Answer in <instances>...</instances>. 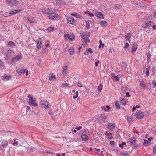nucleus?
Masks as SVG:
<instances>
[{"label": "nucleus", "instance_id": "obj_1", "mask_svg": "<svg viewBox=\"0 0 156 156\" xmlns=\"http://www.w3.org/2000/svg\"><path fill=\"white\" fill-rule=\"evenodd\" d=\"M80 35L84 41H87V42H90V40L88 39L89 37L88 33L86 32H82L80 34Z\"/></svg>", "mask_w": 156, "mask_h": 156}, {"label": "nucleus", "instance_id": "obj_2", "mask_svg": "<svg viewBox=\"0 0 156 156\" xmlns=\"http://www.w3.org/2000/svg\"><path fill=\"white\" fill-rule=\"evenodd\" d=\"M28 97L29 98V103L30 105H31L33 106H36L37 104L35 102V99L30 94H29Z\"/></svg>", "mask_w": 156, "mask_h": 156}, {"label": "nucleus", "instance_id": "obj_3", "mask_svg": "<svg viewBox=\"0 0 156 156\" xmlns=\"http://www.w3.org/2000/svg\"><path fill=\"white\" fill-rule=\"evenodd\" d=\"M154 23L152 21H150L149 22L148 21L144 22L142 24V26L144 28H147L149 27L150 26H152Z\"/></svg>", "mask_w": 156, "mask_h": 156}, {"label": "nucleus", "instance_id": "obj_4", "mask_svg": "<svg viewBox=\"0 0 156 156\" xmlns=\"http://www.w3.org/2000/svg\"><path fill=\"white\" fill-rule=\"evenodd\" d=\"M48 17L50 19L54 20H57L60 19V16L57 13H52L51 15L49 14Z\"/></svg>", "mask_w": 156, "mask_h": 156}, {"label": "nucleus", "instance_id": "obj_5", "mask_svg": "<svg viewBox=\"0 0 156 156\" xmlns=\"http://www.w3.org/2000/svg\"><path fill=\"white\" fill-rule=\"evenodd\" d=\"M41 105L42 107L45 110L49 108L50 105L47 101H42L41 102Z\"/></svg>", "mask_w": 156, "mask_h": 156}, {"label": "nucleus", "instance_id": "obj_6", "mask_svg": "<svg viewBox=\"0 0 156 156\" xmlns=\"http://www.w3.org/2000/svg\"><path fill=\"white\" fill-rule=\"evenodd\" d=\"M22 58V56L17 55L15 57L12 58L11 61V63L12 64L18 61H20Z\"/></svg>", "mask_w": 156, "mask_h": 156}, {"label": "nucleus", "instance_id": "obj_7", "mask_svg": "<svg viewBox=\"0 0 156 156\" xmlns=\"http://www.w3.org/2000/svg\"><path fill=\"white\" fill-rule=\"evenodd\" d=\"M144 115V113L141 111H137L136 113V117L139 119H141L143 118Z\"/></svg>", "mask_w": 156, "mask_h": 156}, {"label": "nucleus", "instance_id": "obj_8", "mask_svg": "<svg viewBox=\"0 0 156 156\" xmlns=\"http://www.w3.org/2000/svg\"><path fill=\"white\" fill-rule=\"evenodd\" d=\"M87 134V132L86 130H85L82 133L81 138L83 140L87 141L88 140V138Z\"/></svg>", "mask_w": 156, "mask_h": 156}, {"label": "nucleus", "instance_id": "obj_9", "mask_svg": "<svg viewBox=\"0 0 156 156\" xmlns=\"http://www.w3.org/2000/svg\"><path fill=\"white\" fill-rule=\"evenodd\" d=\"M37 48L38 49H40L41 48L42 44L41 40V38H38L36 41Z\"/></svg>", "mask_w": 156, "mask_h": 156}, {"label": "nucleus", "instance_id": "obj_10", "mask_svg": "<svg viewBox=\"0 0 156 156\" xmlns=\"http://www.w3.org/2000/svg\"><path fill=\"white\" fill-rule=\"evenodd\" d=\"M22 9L20 8L17 10H15L14 11H11L10 12V13H7L9 14V15H8V16H10L11 15L14 14L16 13H17L22 10Z\"/></svg>", "mask_w": 156, "mask_h": 156}, {"label": "nucleus", "instance_id": "obj_11", "mask_svg": "<svg viewBox=\"0 0 156 156\" xmlns=\"http://www.w3.org/2000/svg\"><path fill=\"white\" fill-rule=\"evenodd\" d=\"M67 21L69 23L72 24L74 25L75 24L74 19V18L72 16H69L68 17Z\"/></svg>", "mask_w": 156, "mask_h": 156}, {"label": "nucleus", "instance_id": "obj_12", "mask_svg": "<svg viewBox=\"0 0 156 156\" xmlns=\"http://www.w3.org/2000/svg\"><path fill=\"white\" fill-rule=\"evenodd\" d=\"M128 141L133 145H135L136 144V140L134 137H132L131 139H128Z\"/></svg>", "mask_w": 156, "mask_h": 156}, {"label": "nucleus", "instance_id": "obj_13", "mask_svg": "<svg viewBox=\"0 0 156 156\" xmlns=\"http://www.w3.org/2000/svg\"><path fill=\"white\" fill-rule=\"evenodd\" d=\"M26 69H23L18 68L16 69L17 72L20 75L24 74L26 72Z\"/></svg>", "mask_w": 156, "mask_h": 156}, {"label": "nucleus", "instance_id": "obj_14", "mask_svg": "<svg viewBox=\"0 0 156 156\" xmlns=\"http://www.w3.org/2000/svg\"><path fill=\"white\" fill-rule=\"evenodd\" d=\"M115 123L112 122L109 123L108 125V129L111 130H113L115 128Z\"/></svg>", "mask_w": 156, "mask_h": 156}, {"label": "nucleus", "instance_id": "obj_15", "mask_svg": "<svg viewBox=\"0 0 156 156\" xmlns=\"http://www.w3.org/2000/svg\"><path fill=\"white\" fill-rule=\"evenodd\" d=\"M6 2L9 4L10 5L12 6V5L15 4V0H6Z\"/></svg>", "mask_w": 156, "mask_h": 156}, {"label": "nucleus", "instance_id": "obj_16", "mask_svg": "<svg viewBox=\"0 0 156 156\" xmlns=\"http://www.w3.org/2000/svg\"><path fill=\"white\" fill-rule=\"evenodd\" d=\"M95 15L97 17H98L99 18H103V14L101 12H96Z\"/></svg>", "mask_w": 156, "mask_h": 156}, {"label": "nucleus", "instance_id": "obj_17", "mask_svg": "<svg viewBox=\"0 0 156 156\" xmlns=\"http://www.w3.org/2000/svg\"><path fill=\"white\" fill-rule=\"evenodd\" d=\"M56 80V78L55 76L53 73L50 74L49 75V80Z\"/></svg>", "mask_w": 156, "mask_h": 156}, {"label": "nucleus", "instance_id": "obj_18", "mask_svg": "<svg viewBox=\"0 0 156 156\" xmlns=\"http://www.w3.org/2000/svg\"><path fill=\"white\" fill-rule=\"evenodd\" d=\"M48 12H49L48 13V14L49 16L50 15H51L52 14V13H55L56 12L55 10L54 9H48Z\"/></svg>", "mask_w": 156, "mask_h": 156}, {"label": "nucleus", "instance_id": "obj_19", "mask_svg": "<svg viewBox=\"0 0 156 156\" xmlns=\"http://www.w3.org/2000/svg\"><path fill=\"white\" fill-rule=\"evenodd\" d=\"M3 78L5 80H9L10 79L11 76L10 75H6L5 74L3 76Z\"/></svg>", "mask_w": 156, "mask_h": 156}, {"label": "nucleus", "instance_id": "obj_20", "mask_svg": "<svg viewBox=\"0 0 156 156\" xmlns=\"http://www.w3.org/2000/svg\"><path fill=\"white\" fill-rule=\"evenodd\" d=\"M127 64L124 62L122 63L121 67L122 70H125L127 66Z\"/></svg>", "mask_w": 156, "mask_h": 156}, {"label": "nucleus", "instance_id": "obj_21", "mask_svg": "<svg viewBox=\"0 0 156 156\" xmlns=\"http://www.w3.org/2000/svg\"><path fill=\"white\" fill-rule=\"evenodd\" d=\"M2 143L1 145V147L3 148V150L5 151L4 148H5L8 145V142L7 141H6Z\"/></svg>", "mask_w": 156, "mask_h": 156}, {"label": "nucleus", "instance_id": "obj_22", "mask_svg": "<svg viewBox=\"0 0 156 156\" xmlns=\"http://www.w3.org/2000/svg\"><path fill=\"white\" fill-rule=\"evenodd\" d=\"M131 34H130L129 33H128L126 34V40H127L129 41L130 40V38L131 37Z\"/></svg>", "mask_w": 156, "mask_h": 156}, {"label": "nucleus", "instance_id": "obj_23", "mask_svg": "<svg viewBox=\"0 0 156 156\" xmlns=\"http://www.w3.org/2000/svg\"><path fill=\"white\" fill-rule=\"evenodd\" d=\"M27 19L28 21L30 23H34L35 21V19L34 18L28 17Z\"/></svg>", "mask_w": 156, "mask_h": 156}, {"label": "nucleus", "instance_id": "obj_24", "mask_svg": "<svg viewBox=\"0 0 156 156\" xmlns=\"http://www.w3.org/2000/svg\"><path fill=\"white\" fill-rule=\"evenodd\" d=\"M151 144L150 142L146 140H144L143 142V145L144 146H149Z\"/></svg>", "mask_w": 156, "mask_h": 156}, {"label": "nucleus", "instance_id": "obj_25", "mask_svg": "<svg viewBox=\"0 0 156 156\" xmlns=\"http://www.w3.org/2000/svg\"><path fill=\"white\" fill-rule=\"evenodd\" d=\"M101 25L102 27H106L107 25V22L105 21H102L101 22Z\"/></svg>", "mask_w": 156, "mask_h": 156}, {"label": "nucleus", "instance_id": "obj_26", "mask_svg": "<svg viewBox=\"0 0 156 156\" xmlns=\"http://www.w3.org/2000/svg\"><path fill=\"white\" fill-rule=\"evenodd\" d=\"M68 38L70 41H73L75 37V36L74 35H72L68 34Z\"/></svg>", "mask_w": 156, "mask_h": 156}, {"label": "nucleus", "instance_id": "obj_27", "mask_svg": "<svg viewBox=\"0 0 156 156\" xmlns=\"http://www.w3.org/2000/svg\"><path fill=\"white\" fill-rule=\"evenodd\" d=\"M68 51L70 54L73 55L74 52V49L72 47L70 48L69 49Z\"/></svg>", "mask_w": 156, "mask_h": 156}, {"label": "nucleus", "instance_id": "obj_28", "mask_svg": "<svg viewBox=\"0 0 156 156\" xmlns=\"http://www.w3.org/2000/svg\"><path fill=\"white\" fill-rule=\"evenodd\" d=\"M67 68V66H65L63 67V75H66V72Z\"/></svg>", "mask_w": 156, "mask_h": 156}, {"label": "nucleus", "instance_id": "obj_29", "mask_svg": "<svg viewBox=\"0 0 156 156\" xmlns=\"http://www.w3.org/2000/svg\"><path fill=\"white\" fill-rule=\"evenodd\" d=\"M137 46L136 45H133L132 47L131 51L132 52H134L137 49Z\"/></svg>", "mask_w": 156, "mask_h": 156}, {"label": "nucleus", "instance_id": "obj_30", "mask_svg": "<svg viewBox=\"0 0 156 156\" xmlns=\"http://www.w3.org/2000/svg\"><path fill=\"white\" fill-rule=\"evenodd\" d=\"M150 57H151V54L149 52H148L147 56V63H148L149 62H150Z\"/></svg>", "mask_w": 156, "mask_h": 156}, {"label": "nucleus", "instance_id": "obj_31", "mask_svg": "<svg viewBox=\"0 0 156 156\" xmlns=\"http://www.w3.org/2000/svg\"><path fill=\"white\" fill-rule=\"evenodd\" d=\"M8 45L9 46H13L15 45V44L13 42L10 41L8 42Z\"/></svg>", "mask_w": 156, "mask_h": 156}, {"label": "nucleus", "instance_id": "obj_32", "mask_svg": "<svg viewBox=\"0 0 156 156\" xmlns=\"http://www.w3.org/2000/svg\"><path fill=\"white\" fill-rule=\"evenodd\" d=\"M102 84H99V86L98 87V91L99 92H100L101 91L102 89Z\"/></svg>", "mask_w": 156, "mask_h": 156}, {"label": "nucleus", "instance_id": "obj_33", "mask_svg": "<svg viewBox=\"0 0 156 156\" xmlns=\"http://www.w3.org/2000/svg\"><path fill=\"white\" fill-rule=\"evenodd\" d=\"M57 3L59 5H64L65 4L62 0H57Z\"/></svg>", "mask_w": 156, "mask_h": 156}, {"label": "nucleus", "instance_id": "obj_34", "mask_svg": "<svg viewBox=\"0 0 156 156\" xmlns=\"http://www.w3.org/2000/svg\"><path fill=\"white\" fill-rule=\"evenodd\" d=\"M85 14H89L90 17H94V15L92 13H90L89 11H87L84 12Z\"/></svg>", "mask_w": 156, "mask_h": 156}, {"label": "nucleus", "instance_id": "obj_35", "mask_svg": "<svg viewBox=\"0 0 156 156\" xmlns=\"http://www.w3.org/2000/svg\"><path fill=\"white\" fill-rule=\"evenodd\" d=\"M48 9H42V11L43 13L48 14V13L49 12H48Z\"/></svg>", "mask_w": 156, "mask_h": 156}, {"label": "nucleus", "instance_id": "obj_36", "mask_svg": "<svg viewBox=\"0 0 156 156\" xmlns=\"http://www.w3.org/2000/svg\"><path fill=\"white\" fill-rule=\"evenodd\" d=\"M14 5L16 6L19 7L21 5V3L19 2L16 1L15 0V4Z\"/></svg>", "mask_w": 156, "mask_h": 156}, {"label": "nucleus", "instance_id": "obj_37", "mask_svg": "<svg viewBox=\"0 0 156 156\" xmlns=\"http://www.w3.org/2000/svg\"><path fill=\"white\" fill-rule=\"evenodd\" d=\"M54 28L52 27H50L47 28V30L48 31H52L54 30Z\"/></svg>", "mask_w": 156, "mask_h": 156}, {"label": "nucleus", "instance_id": "obj_38", "mask_svg": "<svg viewBox=\"0 0 156 156\" xmlns=\"http://www.w3.org/2000/svg\"><path fill=\"white\" fill-rule=\"evenodd\" d=\"M112 76L114 77V78H115V79L117 81L119 80V78L114 73H112Z\"/></svg>", "mask_w": 156, "mask_h": 156}, {"label": "nucleus", "instance_id": "obj_39", "mask_svg": "<svg viewBox=\"0 0 156 156\" xmlns=\"http://www.w3.org/2000/svg\"><path fill=\"white\" fill-rule=\"evenodd\" d=\"M120 155L121 156H127L128 153L126 152H121L120 153Z\"/></svg>", "mask_w": 156, "mask_h": 156}, {"label": "nucleus", "instance_id": "obj_40", "mask_svg": "<svg viewBox=\"0 0 156 156\" xmlns=\"http://www.w3.org/2000/svg\"><path fill=\"white\" fill-rule=\"evenodd\" d=\"M115 106L117 109H119L120 108L119 104L118 102L117 101H116Z\"/></svg>", "mask_w": 156, "mask_h": 156}, {"label": "nucleus", "instance_id": "obj_41", "mask_svg": "<svg viewBox=\"0 0 156 156\" xmlns=\"http://www.w3.org/2000/svg\"><path fill=\"white\" fill-rule=\"evenodd\" d=\"M140 82V84L141 86L143 87L144 88H145L146 87V84L144 83H143V82L140 81V80L139 81Z\"/></svg>", "mask_w": 156, "mask_h": 156}, {"label": "nucleus", "instance_id": "obj_42", "mask_svg": "<svg viewBox=\"0 0 156 156\" xmlns=\"http://www.w3.org/2000/svg\"><path fill=\"white\" fill-rule=\"evenodd\" d=\"M48 109V113L50 115H52L53 114V112L52 111V108H51V106H50V108Z\"/></svg>", "mask_w": 156, "mask_h": 156}, {"label": "nucleus", "instance_id": "obj_43", "mask_svg": "<svg viewBox=\"0 0 156 156\" xmlns=\"http://www.w3.org/2000/svg\"><path fill=\"white\" fill-rule=\"evenodd\" d=\"M120 103L122 105H125L126 104V101L125 100V99L123 98L121 101Z\"/></svg>", "mask_w": 156, "mask_h": 156}, {"label": "nucleus", "instance_id": "obj_44", "mask_svg": "<svg viewBox=\"0 0 156 156\" xmlns=\"http://www.w3.org/2000/svg\"><path fill=\"white\" fill-rule=\"evenodd\" d=\"M150 66H149V67L147 68L146 69V75L147 76H149V73L150 70Z\"/></svg>", "mask_w": 156, "mask_h": 156}, {"label": "nucleus", "instance_id": "obj_45", "mask_svg": "<svg viewBox=\"0 0 156 156\" xmlns=\"http://www.w3.org/2000/svg\"><path fill=\"white\" fill-rule=\"evenodd\" d=\"M71 15L74 16H78L79 18H80L81 17V16L77 14V13H71Z\"/></svg>", "mask_w": 156, "mask_h": 156}, {"label": "nucleus", "instance_id": "obj_46", "mask_svg": "<svg viewBox=\"0 0 156 156\" xmlns=\"http://www.w3.org/2000/svg\"><path fill=\"white\" fill-rule=\"evenodd\" d=\"M126 144V143L125 142H122V144H121L119 145V147H121L122 148H123V146Z\"/></svg>", "mask_w": 156, "mask_h": 156}, {"label": "nucleus", "instance_id": "obj_47", "mask_svg": "<svg viewBox=\"0 0 156 156\" xmlns=\"http://www.w3.org/2000/svg\"><path fill=\"white\" fill-rule=\"evenodd\" d=\"M152 84L153 85L154 87H156V81L154 80H153L152 82Z\"/></svg>", "mask_w": 156, "mask_h": 156}, {"label": "nucleus", "instance_id": "obj_48", "mask_svg": "<svg viewBox=\"0 0 156 156\" xmlns=\"http://www.w3.org/2000/svg\"><path fill=\"white\" fill-rule=\"evenodd\" d=\"M62 85L63 87H66L69 86V84L66 83L64 84H63Z\"/></svg>", "mask_w": 156, "mask_h": 156}, {"label": "nucleus", "instance_id": "obj_49", "mask_svg": "<svg viewBox=\"0 0 156 156\" xmlns=\"http://www.w3.org/2000/svg\"><path fill=\"white\" fill-rule=\"evenodd\" d=\"M101 116L102 119H105L106 118V116L104 114H101Z\"/></svg>", "mask_w": 156, "mask_h": 156}, {"label": "nucleus", "instance_id": "obj_50", "mask_svg": "<svg viewBox=\"0 0 156 156\" xmlns=\"http://www.w3.org/2000/svg\"><path fill=\"white\" fill-rule=\"evenodd\" d=\"M129 45L128 43H126L125 45L124 46V48H127L129 47Z\"/></svg>", "mask_w": 156, "mask_h": 156}, {"label": "nucleus", "instance_id": "obj_51", "mask_svg": "<svg viewBox=\"0 0 156 156\" xmlns=\"http://www.w3.org/2000/svg\"><path fill=\"white\" fill-rule=\"evenodd\" d=\"M87 52H88V53L89 52L90 53H93V52L92 51L91 48H90L88 49Z\"/></svg>", "mask_w": 156, "mask_h": 156}, {"label": "nucleus", "instance_id": "obj_52", "mask_svg": "<svg viewBox=\"0 0 156 156\" xmlns=\"http://www.w3.org/2000/svg\"><path fill=\"white\" fill-rule=\"evenodd\" d=\"M101 109L102 110H104L105 111H108V110L106 109V107L105 106L102 107L101 108Z\"/></svg>", "mask_w": 156, "mask_h": 156}, {"label": "nucleus", "instance_id": "obj_53", "mask_svg": "<svg viewBox=\"0 0 156 156\" xmlns=\"http://www.w3.org/2000/svg\"><path fill=\"white\" fill-rule=\"evenodd\" d=\"M68 34H65L64 35V37L65 39L66 40L68 38Z\"/></svg>", "mask_w": 156, "mask_h": 156}, {"label": "nucleus", "instance_id": "obj_54", "mask_svg": "<svg viewBox=\"0 0 156 156\" xmlns=\"http://www.w3.org/2000/svg\"><path fill=\"white\" fill-rule=\"evenodd\" d=\"M13 51L9 50L7 51V53L8 54H11Z\"/></svg>", "mask_w": 156, "mask_h": 156}, {"label": "nucleus", "instance_id": "obj_55", "mask_svg": "<svg viewBox=\"0 0 156 156\" xmlns=\"http://www.w3.org/2000/svg\"><path fill=\"white\" fill-rule=\"evenodd\" d=\"M75 128L77 130H80L82 128V127L81 126L76 127Z\"/></svg>", "mask_w": 156, "mask_h": 156}, {"label": "nucleus", "instance_id": "obj_56", "mask_svg": "<svg viewBox=\"0 0 156 156\" xmlns=\"http://www.w3.org/2000/svg\"><path fill=\"white\" fill-rule=\"evenodd\" d=\"M86 27L87 29H88L90 26L89 23L86 22Z\"/></svg>", "mask_w": 156, "mask_h": 156}, {"label": "nucleus", "instance_id": "obj_57", "mask_svg": "<svg viewBox=\"0 0 156 156\" xmlns=\"http://www.w3.org/2000/svg\"><path fill=\"white\" fill-rule=\"evenodd\" d=\"M77 86L79 87H82L83 86L81 84V83H79L77 84Z\"/></svg>", "mask_w": 156, "mask_h": 156}, {"label": "nucleus", "instance_id": "obj_58", "mask_svg": "<svg viewBox=\"0 0 156 156\" xmlns=\"http://www.w3.org/2000/svg\"><path fill=\"white\" fill-rule=\"evenodd\" d=\"M110 144L111 145H114L115 144V143L114 141H111L110 142Z\"/></svg>", "mask_w": 156, "mask_h": 156}, {"label": "nucleus", "instance_id": "obj_59", "mask_svg": "<svg viewBox=\"0 0 156 156\" xmlns=\"http://www.w3.org/2000/svg\"><path fill=\"white\" fill-rule=\"evenodd\" d=\"M153 152L154 153H155L156 152V146L154 147V149L153 150Z\"/></svg>", "mask_w": 156, "mask_h": 156}, {"label": "nucleus", "instance_id": "obj_60", "mask_svg": "<svg viewBox=\"0 0 156 156\" xmlns=\"http://www.w3.org/2000/svg\"><path fill=\"white\" fill-rule=\"evenodd\" d=\"M99 63V61L98 60L96 62H95V65L96 67H97L98 66V63Z\"/></svg>", "mask_w": 156, "mask_h": 156}, {"label": "nucleus", "instance_id": "obj_61", "mask_svg": "<svg viewBox=\"0 0 156 156\" xmlns=\"http://www.w3.org/2000/svg\"><path fill=\"white\" fill-rule=\"evenodd\" d=\"M132 120V119L130 117H127V120H128V121L130 122Z\"/></svg>", "mask_w": 156, "mask_h": 156}, {"label": "nucleus", "instance_id": "obj_62", "mask_svg": "<svg viewBox=\"0 0 156 156\" xmlns=\"http://www.w3.org/2000/svg\"><path fill=\"white\" fill-rule=\"evenodd\" d=\"M10 134L12 136H13L15 134V133L13 132H10Z\"/></svg>", "mask_w": 156, "mask_h": 156}, {"label": "nucleus", "instance_id": "obj_63", "mask_svg": "<svg viewBox=\"0 0 156 156\" xmlns=\"http://www.w3.org/2000/svg\"><path fill=\"white\" fill-rule=\"evenodd\" d=\"M126 96L127 97H129L130 95H129V92H127L126 93Z\"/></svg>", "mask_w": 156, "mask_h": 156}, {"label": "nucleus", "instance_id": "obj_64", "mask_svg": "<svg viewBox=\"0 0 156 156\" xmlns=\"http://www.w3.org/2000/svg\"><path fill=\"white\" fill-rule=\"evenodd\" d=\"M100 44L101 45H102V47H103L104 44H103L102 43V41L101 40H100L99 41Z\"/></svg>", "mask_w": 156, "mask_h": 156}]
</instances>
